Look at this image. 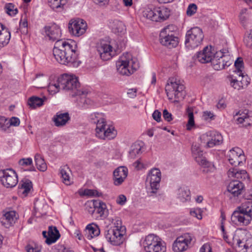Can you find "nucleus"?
Instances as JSON below:
<instances>
[{"label":"nucleus","mask_w":252,"mask_h":252,"mask_svg":"<svg viewBox=\"0 0 252 252\" xmlns=\"http://www.w3.org/2000/svg\"><path fill=\"white\" fill-rule=\"evenodd\" d=\"M236 122L238 124H243V126H247L250 125L251 119L247 113H244L239 114V116L236 119Z\"/></svg>","instance_id":"nucleus-42"},{"label":"nucleus","mask_w":252,"mask_h":252,"mask_svg":"<svg viewBox=\"0 0 252 252\" xmlns=\"http://www.w3.org/2000/svg\"><path fill=\"white\" fill-rule=\"evenodd\" d=\"M178 197L183 202L189 201L190 199L189 190L187 188H180L178 190Z\"/></svg>","instance_id":"nucleus-38"},{"label":"nucleus","mask_w":252,"mask_h":252,"mask_svg":"<svg viewBox=\"0 0 252 252\" xmlns=\"http://www.w3.org/2000/svg\"><path fill=\"white\" fill-rule=\"evenodd\" d=\"M247 9L245 8L241 9L239 14V20L240 23L243 25V26H246V24L248 20V14H247Z\"/></svg>","instance_id":"nucleus-50"},{"label":"nucleus","mask_w":252,"mask_h":252,"mask_svg":"<svg viewBox=\"0 0 252 252\" xmlns=\"http://www.w3.org/2000/svg\"><path fill=\"white\" fill-rule=\"evenodd\" d=\"M200 252H212L210 244L206 243L200 248Z\"/></svg>","instance_id":"nucleus-64"},{"label":"nucleus","mask_w":252,"mask_h":252,"mask_svg":"<svg viewBox=\"0 0 252 252\" xmlns=\"http://www.w3.org/2000/svg\"><path fill=\"white\" fill-rule=\"evenodd\" d=\"M0 127L4 131L9 127V122L4 117L0 116Z\"/></svg>","instance_id":"nucleus-52"},{"label":"nucleus","mask_w":252,"mask_h":252,"mask_svg":"<svg viewBox=\"0 0 252 252\" xmlns=\"http://www.w3.org/2000/svg\"><path fill=\"white\" fill-rule=\"evenodd\" d=\"M160 238L154 234L147 236L143 242V246L146 252H154V249L160 242Z\"/></svg>","instance_id":"nucleus-19"},{"label":"nucleus","mask_w":252,"mask_h":252,"mask_svg":"<svg viewBox=\"0 0 252 252\" xmlns=\"http://www.w3.org/2000/svg\"><path fill=\"white\" fill-rule=\"evenodd\" d=\"M67 3V0H48V4L53 9L62 10Z\"/></svg>","instance_id":"nucleus-37"},{"label":"nucleus","mask_w":252,"mask_h":252,"mask_svg":"<svg viewBox=\"0 0 252 252\" xmlns=\"http://www.w3.org/2000/svg\"><path fill=\"white\" fill-rule=\"evenodd\" d=\"M10 37V32L7 29H4L3 25L0 24V46L7 45L9 43Z\"/></svg>","instance_id":"nucleus-31"},{"label":"nucleus","mask_w":252,"mask_h":252,"mask_svg":"<svg viewBox=\"0 0 252 252\" xmlns=\"http://www.w3.org/2000/svg\"><path fill=\"white\" fill-rule=\"evenodd\" d=\"M60 234L59 230L55 226H49L48 231V238L45 240V243L48 245H51L60 238Z\"/></svg>","instance_id":"nucleus-27"},{"label":"nucleus","mask_w":252,"mask_h":252,"mask_svg":"<svg viewBox=\"0 0 252 252\" xmlns=\"http://www.w3.org/2000/svg\"><path fill=\"white\" fill-rule=\"evenodd\" d=\"M244 42L247 47L252 48V30L250 31L248 36L245 37Z\"/></svg>","instance_id":"nucleus-57"},{"label":"nucleus","mask_w":252,"mask_h":252,"mask_svg":"<svg viewBox=\"0 0 252 252\" xmlns=\"http://www.w3.org/2000/svg\"><path fill=\"white\" fill-rule=\"evenodd\" d=\"M87 25L86 23L81 19H72L68 24L69 32L76 36H79L84 34L86 31Z\"/></svg>","instance_id":"nucleus-12"},{"label":"nucleus","mask_w":252,"mask_h":252,"mask_svg":"<svg viewBox=\"0 0 252 252\" xmlns=\"http://www.w3.org/2000/svg\"><path fill=\"white\" fill-rule=\"evenodd\" d=\"M59 78L56 83H50L48 86V91L51 94H55L62 89Z\"/></svg>","instance_id":"nucleus-45"},{"label":"nucleus","mask_w":252,"mask_h":252,"mask_svg":"<svg viewBox=\"0 0 252 252\" xmlns=\"http://www.w3.org/2000/svg\"><path fill=\"white\" fill-rule=\"evenodd\" d=\"M161 173L158 168H153L148 172L146 181L150 184V187L147 188L148 192L152 195L157 192L159 188V183L161 181Z\"/></svg>","instance_id":"nucleus-9"},{"label":"nucleus","mask_w":252,"mask_h":252,"mask_svg":"<svg viewBox=\"0 0 252 252\" xmlns=\"http://www.w3.org/2000/svg\"><path fill=\"white\" fill-rule=\"evenodd\" d=\"M110 27L113 32L117 34L124 33L126 31V27L124 23L119 20H114L110 23Z\"/></svg>","instance_id":"nucleus-33"},{"label":"nucleus","mask_w":252,"mask_h":252,"mask_svg":"<svg viewBox=\"0 0 252 252\" xmlns=\"http://www.w3.org/2000/svg\"><path fill=\"white\" fill-rule=\"evenodd\" d=\"M85 194L90 196H100L102 195L96 190L87 189L85 191Z\"/></svg>","instance_id":"nucleus-60"},{"label":"nucleus","mask_w":252,"mask_h":252,"mask_svg":"<svg viewBox=\"0 0 252 252\" xmlns=\"http://www.w3.org/2000/svg\"><path fill=\"white\" fill-rule=\"evenodd\" d=\"M192 240L189 233H186L178 237L173 244V250L175 252H182L186 251Z\"/></svg>","instance_id":"nucleus-13"},{"label":"nucleus","mask_w":252,"mask_h":252,"mask_svg":"<svg viewBox=\"0 0 252 252\" xmlns=\"http://www.w3.org/2000/svg\"><path fill=\"white\" fill-rule=\"evenodd\" d=\"M45 32L49 39L52 41L60 40L61 35V31L57 25L53 24L50 26L44 27Z\"/></svg>","instance_id":"nucleus-20"},{"label":"nucleus","mask_w":252,"mask_h":252,"mask_svg":"<svg viewBox=\"0 0 252 252\" xmlns=\"http://www.w3.org/2000/svg\"><path fill=\"white\" fill-rule=\"evenodd\" d=\"M227 157L230 164L234 166L239 165L246 159L243 151L238 147L230 150L228 153Z\"/></svg>","instance_id":"nucleus-15"},{"label":"nucleus","mask_w":252,"mask_h":252,"mask_svg":"<svg viewBox=\"0 0 252 252\" xmlns=\"http://www.w3.org/2000/svg\"><path fill=\"white\" fill-rule=\"evenodd\" d=\"M85 206L86 211L90 214L93 215L95 211V200L87 202Z\"/></svg>","instance_id":"nucleus-49"},{"label":"nucleus","mask_w":252,"mask_h":252,"mask_svg":"<svg viewBox=\"0 0 252 252\" xmlns=\"http://www.w3.org/2000/svg\"><path fill=\"white\" fill-rule=\"evenodd\" d=\"M35 84L36 85V87L38 88H43L45 87V85H46V79H40L37 77L35 79Z\"/></svg>","instance_id":"nucleus-59"},{"label":"nucleus","mask_w":252,"mask_h":252,"mask_svg":"<svg viewBox=\"0 0 252 252\" xmlns=\"http://www.w3.org/2000/svg\"><path fill=\"white\" fill-rule=\"evenodd\" d=\"M197 5L194 3L190 4L187 10V14L188 16H191L194 14L197 11Z\"/></svg>","instance_id":"nucleus-55"},{"label":"nucleus","mask_w":252,"mask_h":252,"mask_svg":"<svg viewBox=\"0 0 252 252\" xmlns=\"http://www.w3.org/2000/svg\"><path fill=\"white\" fill-rule=\"evenodd\" d=\"M202 211L199 208H193L190 210V214L193 217H195L198 220H201L202 218Z\"/></svg>","instance_id":"nucleus-51"},{"label":"nucleus","mask_w":252,"mask_h":252,"mask_svg":"<svg viewBox=\"0 0 252 252\" xmlns=\"http://www.w3.org/2000/svg\"><path fill=\"white\" fill-rule=\"evenodd\" d=\"M231 216L232 221L236 224L248 225L252 218V201H247L243 203Z\"/></svg>","instance_id":"nucleus-4"},{"label":"nucleus","mask_w":252,"mask_h":252,"mask_svg":"<svg viewBox=\"0 0 252 252\" xmlns=\"http://www.w3.org/2000/svg\"><path fill=\"white\" fill-rule=\"evenodd\" d=\"M27 252H40V249L36 247L35 245H32V244L28 245L26 247Z\"/></svg>","instance_id":"nucleus-63"},{"label":"nucleus","mask_w":252,"mask_h":252,"mask_svg":"<svg viewBox=\"0 0 252 252\" xmlns=\"http://www.w3.org/2000/svg\"><path fill=\"white\" fill-rule=\"evenodd\" d=\"M28 105L32 108L39 107L43 105V100L37 96H32L28 100Z\"/></svg>","instance_id":"nucleus-40"},{"label":"nucleus","mask_w":252,"mask_h":252,"mask_svg":"<svg viewBox=\"0 0 252 252\" xmlns=\"http://www.w3.org/2000/svg\"><path fill=\"white\" fill-rule=\"evenodd\" d=\"M204 35L202 30L198 27L191 28L186 34L185 45L188 48H194L200 45Z\"/></svg>","instance_id":"nucleus-7"},{"label":"nucleus","mask_w":252,"mask_h":252,"mask_svg":"<svg viewBox=\"0 0 252 252\" xmlns=\"http://www.w3.org/2000/svg\"><path fill=\"white\" fill-rule=\"evenodd\" d=\"M118 72L121 75L129 76L139 67L137 59L132 57L131 54H124L116 62Z\"/></svg>","instance_id":"nucleus-3"},{"label":"nucleus","mask_w":252,"mask_h":252,"mask_svg":"<svg viewBox=\"0 0 252 252\" xmlns=\"http://www.w3.org/2000/svg\"><path fill=\"white\" fill-rule=\"evenodd\" d=\"M229 178H235L241 182L244 181H249V177L246 170H239L237 168H232L230 169L227 172Z\"/></svg>","instance_id":"nucleus-24"},{"label":"nucleus","mask_w":252,"mask_h":252,"mask_svg":"<svg viewBox=\"0 0 252 252\" xmlns=\"http://www.w3.org/2000/svg\"><path fill=\"white\" fill-rule=\"evenodd\" d=\"M227 53H228L227 49H223L222 51L220 50L215 53L212 63L214 69L219 70L225 68V64H226L224 63L225 58L226 59L229 58V55L225 54Z\"/></svg>","instance_id":"nucleus-16"},{"label":"nucleus","mask_w":252,"mask_h":252,"mask_svg":"<svg viewBox=\"0 0 252 252\" xmlns=\"http://www.w3.org/2000/svg\"><path fill=\"white\" fill-rule=\"evenodd\" d=\"M95 211L101 217L106 218L109 214L106 204L100 200H95Z\"/></svg>","instance_id":"nucleus-32"},{"label":"nucleus","mask_w":252,"mask_h":252,"mask_svg":"<svg viewBox=\"0 0 252 252\" xmlns=\"http://www.w3.org/2000/svg\"><path fill=\"white\" fill-rule=\"evenodd\" d=\"M160 43L169 48L176 47L179 43V38L177 36H159Z\"/></svg>","instance_id":"nucleus-25"},{"label":"nucleus","mask_w":252,"mask_h":252,"mask_svg":"<svg viewBox=\"0 0 252 252\" xmlns=\"http://www.w3.org/2000/svg\"><path fill=\"white\" fill-rule=\"evenodd\" d=\"M86 229L88 230L89 234L91 238L97 236L100 234V230L98 226L94 223L88 224Z\"/></svg>","instance_id":"nucleus-41"},{"label":"nucleus","mask_w":252,"mask_h":252,"mask_svg":"<svg viewBox=\"0 0 252 252\" xmlns=\"http://www.w3.org/2000/svg\"><path fill=\"white\" fill-rule=\"evenodd\" d=\"M74 42L58 40L55 42L53 50V55L56 61L61 64L73 63L76 59Z\"/></svg>","instance_id":"nucleus-1"},{"label":"nucleus","mask_w":252,"mask_h":252,"mask_svg":"<svg viewBox=\"0 0 252 252\" xmlns=\"http://www.w3.org/2000/svg\"><path fill=\"white\" fill-rule=\"evenodd\" d=\"M60 85L62 90L74 92L76 95H85L87 92L79 90L80 83L77 78L73 75L65 74L59 78Z\"/></svg>","instance_id":"nucleus-6"},{"label":"nucleus","mask_w":252,"mask_h":252,"mask_svg":"<svg viewBox=\"0 0 252 252\" xmlns=\"http://www.w3.org/2000/svg\"><path fill=\"white\" fill-rule=\"evenodd\" d=\"M215 53L212 51L211 46L205 47L202 51L196 55V59L200 63H205L211 62L212 63Z\"/></svg>","instance_id":"nucleus-17"},{"label":"nucleus","mask_w":252,"mask_h":252,"mask_svg":"<svg viewBox=\"0 0 252 252\" xmlns=\"http://www.w3.org/2000/svg\"><path fill=\"white\" fill-rule=\"evenodd\" d=\"M111 221L112 223L114 225V227L111 228V229L122 230V227H125V226L122 225L121 219L119 217H115L114 218L111 219Z\"/></svg>","instance_id":"nucleus-48"},{"label":"nucleus","mask_w":252,"mask_h":252,"mask_svg":"<svg viewBox=\"0 0 252 252\" xmlns=\"http://www.w3.org/2000/svg\"><path fill=\"white\" fill-rule=\"evenodd\" d=\"M177 27L173 25H170L163 28L160 32L159 36H176Z\"/></svg>","instance_id":"nucleus-39"},{"label":"nucleus","mask_w":252,"mask_h":252,"mask_svg":"<svg viewBox=\"0 0 252 252\" xmlns=\"http://www.w3.org/2000/svg\"><path fill=\"white\" fill-rule=\"evenodd\" d=\"M166 246L161 239H160V242H158L156 248H155L154 252H166Z\"/></svg>","instance_id":"nucleus-54"},{"label":"nucleus","mask_w":252,"mask_h":252,"mask_svg":"<svg viewBox=\"0 0 252 252\" xmlns=\"http://www.w3.org/2000/svg\"><path fill=\"white\" fill-rule=\"evenodd\" d=\"M240 79L239 78V76H238V78L236 79H232L231 81V86L233 87L235 89L239 90L242 89H244L243 87H241V85Z\"/></svg>","instance_id":"nucleus-53"},{"label":"nucleus","mask_w":252,"mask_h":252,"mask_svg":"<svg viewBox=\"0 0 252 252\" xmlns=\"http://www.w3.org/2000/svg\"><path fill=\"white\" fill-rule=\"evenodd\" d=\"M32 160L31 158H26L21 159L19 161V164L20 165L24 167L32 165Z\"/></svg>","instance_id":"nucleus-56"},{"label":"nucleus","mask_w":252,"mask_h":252,"mask_svg":"<svg viewBox=\"0 0 252 252\" xmlns=\"http://www.w3.org/2000/svg\"><path fill=\"white\" fill-rule=\"evenodd\" d=\"M70 117L68 112L61 113L59 112L56 113L52 118L55 126L57 127L63 126L70 120Z\"/></svg>","instance_id":"nucleus-23"},{"label":"nucleus","mask_w":252,"mask_h":252,"mask_svg":"<svg viewBox=\"0 0 252 252\" xmlns=\"http://www.w3.org/2000/svg\"><path fill=\"white\" fill-rule=\"evenodd\" d=\"M141 153V146L138 144L135 143L131 146L129 151V156L131 158H134L137 155Z\"/></svg>","instance_id":"nucleus-44"},{"label":"nucleus","mask_w":252,"mask_h":252,"mask_svg":"<svg viewBox=\"0 0 252 252\" xmlns=\"http://www.w3.org/2000/svg\"><path fill=\"white\" fill-rule=\"evenodd\" d=\"M19 216L15 211H10L5 212L2 216L1 223L6 228H9L15 223Z\"/></svg>","instance_id":"nucleus-21"},{"label":"nucleus","mask_w":252,"mask_h":252,"mask_svg":"<svg viewBox=\"0 0 252 252\" xmlns=\"http://www.w3.org/2000/svg\"><path fill=\"white\" fill-rule=\"evenodd\" d=\"M90 121L96 125L95 135L101 139H114L117 135V130L112 126H107L102 113H93L90 116Z\"/></svg>","instance_id":"nucleus-2"},{"label":"nucleus","mask_w":252,"mask_h":252,"mask_svg":"<svg viewBox=\"0 0 252 252\" xmlns=\"http://www.w3.org/2000/svg\"><path fill=\"white\" fill-rule=\"evenodd\" d=\"M185 86L180 80L176 78H169L165 87V91L169 99H174L175 102L183 100L186 95Z\"/></svg>","instance_id":"nucleus-5"},{"label":"nucleus","mask_w":252,"mask_h":252,"mask_svg":"<svg viewBox=\"0 0 252 252\" xmlns=\"http://www.w3.org/2000/svg\"><path fill=\"white\" fill-rule=\"evenodd\" d=\"M34 160L37 168L40 171L44 172L47 170V166L44 159L39 154H36L34 156Z\"/></svg>","instance_id":"nucleus-36"},{"label":"nucleus","mask_w":252,"mask_h":252,"mask_svg":"<svg viewBox=\"0 0 252 252\" xmlns=\"http://www.w3.org/2000/svg\"><path fill=\"white\" fill-rule=\"evenodd\" d=\"M244 188V186L241 181H233L228 185L227 191L233 197H236L242 193Z\"/></svg>","instance_id":"nucleus-22"},{"label":"nucleus","mask_w":252,"mask_h":252,"mask_svg":"<svg viewBox=\"0 0 252 252\" xmlns=\"http://www.w3.org/2000/svg\"><path fill=\"white\" fill-rule=\"evenodd\" d=\"M126 230V227H122V230L110 228L105 232V237L112 245L119 246L123 243Z\"/></svg>","instance_id":"nucleus-11"},{"label":"nucleus","mask_w":252,"mask_h":252,"mask_svg":"<svg viewBox=\"0 0 252 252\" xmlns=\"http://www.w3.org/2000/svg\"><path fill=\"white\" fill-rule=\"evenodd\" d=\"M240 82H241V87H243L244 88H246L250 83L249 79L247 75H244L242 73V75H240Z\"/></svg>","instance_id":"nucleus-58"},{"label":"nucleus","mask_w":252,"mask_h":252,"mask_svg":"<svg viewBox=\"0 0 252 252\" xmlns=\"http://www.w3.org/2000/svg\"><path fill=\"white\" fill-rule=\"evenodd\" d=\"M188 116V122L187 124V129L190 130L194 126V116L193 110L191 108H188L187 110Z\"/></svg>","instance_id":"nucleus-43"},{"label":"nucleus","mask_w":252,"mask_h":252,"mask_svg":"<svg viewBox=\"0 0 252 252\" xmlns=\"http://www.w3.org/2000/svg\"><path fill=\"white\" fill-rule=\"evenodd\" d=\"M4 9L5 12L10 16L15 15L17 12L18 10L15 5L12 3H8L5 4Z\"/></svg>","instance_id":"nucleus-46"},{"label":"nucleus","mask_w":252,"mask_h":252,"mask_svg":"<svg viewBox=\"0 0 252 252\" xmlns=\"http://www.w3.org/2000/svg\"><path fill=\"white\" fill-rule=\"evenodd\" d=\"M32 188V182L28 179H24L20 183L18 192L26 196Z\"/></svg>","instance_id":"nucleus-29"},{"label":"nucleus","mask_w":252,"mask_h":252,"mask_svg":"<svg viewBox=\"0 0 252 252\" xmlns=\"http://www.w3.org/2000/svg\"><path fill=\"white\" fill-rule=\"evenodd\" d=\"M157 14V22H161L169 18L170 15V10L169 8L161 6L156 7Z\"/></svg>","instance_id":"nucleus-28"},{"label":"nucleus","mask_w":252,"mask_h":252,"mask_svg":"<svg viewBox=\"0 0 252 252\" xmlns=\"http://www.w3.org/2000/svg\"><path fill=\"white\" fill-rule=\"evenodd\" d=\"M8 122H9V126H17L20 123L19 119L15 117H12Z\"/></svg>","instance_id":"nucleus-61"},{"label":"nucleus","mask_w":252,"mask_h":252,"mask_svg":"<svg viewBox=\"0 0 252 252\" xmlns=\"http://www.w3.org/2000/svg\"><path fill=\"white\" fill-rule=\"evenodd\" d=\"M97 50L101 59L104 61L110 59L114 55L113 47L110 42L101 40L97 45Z\"/></svg>","instance_id":"nucleus-14"},{"label":"nucleus","mask_w":252,"mask_h":252,"mask_svg":"<svg viewBox=\"0 0 252 252\" xmlns=\"http://www.w3.org/2000/svg\"><path fill=\"white\" fill-rule=\"evenodd\" d=\"M234 65L236 68V70L237 71V74L239 76L240 79V75L242 74V72L244 69V63L243 59L242 58H238L235 61Z\"/></svg>","instance_id":"nucleus-47"},{"label":"nucleus","mask_w":252,"mask_h":252,"mask_svg":"<svg viewBox=\"0 0 252 252\" xmlns=\"http://www.w3.org/2000/svg\"><path fill=\"white\" fill-rule=\"evenodd\" d=\"M191 151L195 161L204 168L202 170L203 173H207L214 171V165L202 157L203 151L198 145H192Z\"/></svg>","instance_id":"nucleus-8"},{"label":"nucleus","mask_w":252,"mask_h":252,"mask_svg":"<svg viewBox=\"0 0 252 252\" xmlns=\"http://www.w3.org/2000/svg\"><path fill=\"white\" fill-rule=\"evenodd\" d=\"M63 182L66 185H70L72 183V181L70 177V170L69 168L65 166L61 169L60 171Z\"/></svg>","instance_id":"nucleus-35"},{"label":"nucleus","mask_w":252,"mask_h":252,"mask_svg":"<svg viewBox=\"0 0 252 252\" xmlns=\"http://www.w3.org/2000/svg\"><path fill=\"white\" fill-rule=\"evenodd\" d=\"M0 181L6 188H12L16 186L18 182L16 172L11 168L0 171Z\"/></svg>","instance_id":"nucleus-10"},{"label":"nucleus","mask_w":252,"mask_h":252,"mask_svg":"<svg viewBox=\"0 0 252 252\" xmlns=\"http://www.w3.org/2000/svg\"><path fill=\"white\" fill-rule=\"evenodd\" d=\"M238 252H252V238L247 239L245 241L238 240L237 242Z\"/></svg>","instance_id":"nucleus-26"},{"label":"nucleus","mask_w":252,"mask_h":252,"mask_svg":"<svg viewBox=\"0 0 252 252\" xmlns=\"http://www.w3.org/2000/svg\"><path fill=\"white\" fill-rule=\"evenodd\" d=\"M163 117L164 119L168 122H169L173 120L172 115L166 109H164L163 111Z\"/></svg>","instance_id":"nucleus-62"},{"label":"nucleus","mask_w":252,"mask_h":252,"mask_svg":"<svg viewBox=\"0 0 252 252\" xmlns=\"http://www.w3.org/2000/svg\"><path fill=\"white\" fill-rule=\"evenodd\" d=\"M156 9L155 8L145 7L143 11V16L150 21L157 22Z\"/></svg>","instance_id":"nucleus-34"},{"label":"nucleus","mask_w":252,"mask_h":252,"mask_svg":"<svg viewBox=\"0 0 252 252\" xmlns=\"http://www.w3.org/2000/svg\"><path fill=\"white\" fill-rule=\"evenodd\" d=\"M128 170L126 167L120 166L113 172L114 184L115 186H120L125 180L127 176Z\"/></svg>","instance_id":"nucleus-18"},{"label":"nucleus","mask_w":252,"mask_h":252,"mask_svg":"<svg viewBox=\"0 0 252 252\" xmlns=\"http://www.w3.org/2000/svg\"><path fill=\"white\" fill-rule=\"evenodd\" d=\"M211 139L207 143L209 148H212L216 145H219L222 143L223 138L221 135L217 131H213L210 133Z\"/></svg>","instance_id":"nucleus-30"}]
</instances>
